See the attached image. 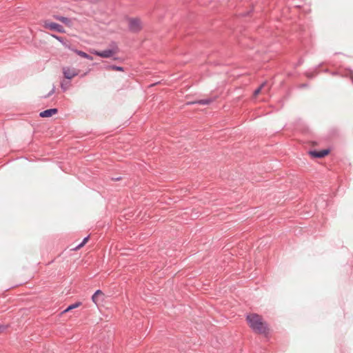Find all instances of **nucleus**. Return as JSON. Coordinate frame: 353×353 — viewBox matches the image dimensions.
<instances>
[{"label":"nucleus","instance_id":"9","mask_svg":"<svg viewBox=\"0 0 353 353\" xmlns=\"http://www.w3.org/2000/svg\"><path fill=\"white\" fill-rule=\"evenodd\" d=\"M51 36L58 40L65 48L70 49V43L65 41L61 37L56 34H51Z\"/></svg>","mask_w":353,"mask_h":353},{"label":"nucleus","instance_id":"11","mask_svg":"<svg viewBox=\"0 0 353 353\" xmlns=\"http://www.w3.org/2000/svg\"><path fill=\"white\" fill-rule=\"evenodd\" d=\"M78 55H79L80 57H83V58H85V59H89V60H92L93 58L91 55L87 54L86 52H83V51H81V50H74Z\"/></svg>","mask_w":353,"mask_h":353},{"label":"nucleus","instance_id":"7","mask_svg":"<svg viewBox=\"0 0 353 353\" xmlns=\"http://www.w3.org/2000/svg\"><path fill=\"white\" fill-rule=\"evenodd\" d=\"M58 112L57 108H50L46 110H43L39 113V116L41 117H50L53 114H57Z\"/></svg>","mask_w":353,"mask_h":353},{"label":"nucleus","instance_id":"1","mask_svg":"<svg viewBox=\"0 0 353 353\" xmlns=\"http://www.w3.org/2000/svg\"><path fill=\"white\" fill-rule=\"evenodd\" d=\"M246 319L252 330L259 334H265L268 330L267 324L263 321L262 318L257 314L247 315Z\"/></svg>","mask_w":353,"mask_h":353},{"label":"nucleus","instance_id":"8","mask_svg":"<svg viewBox=\"0 0 353 353\" xmlns=\"http://www.w3.org/2000/svg\"><path fill=\"white\" fill-rule=\"evenodd\" d=\"M54 18L55 19L62 22L63 23H64L65 25H66L68 27H70L72 24V20L68 17L59 16V15H54Z\"/></svg>","mask_w":353,"mask_h":353},{"label":"nucleus","instance_id":"13","mask_svg":"<svg viewBox=\"0 0 353 353\" xmlns=\"http://www.w3.org/2000/svg\"><path fill=\"white\" fill-rule=\"evenodd\" d=\"M81 305V302H77L74 304H72V305H70L63 312H67L71 310H73L74 308H77L79 306H80Z\"/></svg>","mask_w":353,"mask_h":353},{"label":"nucleus","instance_id":"5","mask_svg":"<svg viewBox=\"0 0 353 353\" xmlns=\"http://www.w3.org/2000/svg\"><path fill=\"white\" fill-rule=\"evenodd\" d=\"M94 54L102 58H110L116 53L114 52V50H112L111 49H107L102 51L96 50L94 51Z\"/></svg>","mask_w":353,"mask_h":353},{"label":"nucleus","instance_id":"12","mask_svg":"<svg viewBox=\"0 0 353 353\" xmlns=\"http://www.w3.org/2000/svg\"><path fill=\"white\" fill-rule=\"evenodd\" d=\"M99 295H103V292L101 290H97L94 294L92 296V300L95 303L97 304L98 302V296Z\"/></svg>","mask_w":353,"mask_h":353},{"label":"nucleus","instance_id":"21","mask_svg":"<svg viewBox=\"0 0 353 353\" xmlns=\"http://www.w3.org/2000/svg\"><path fill=\"white\" fill-rule=\"evenodd\" d=\"M121 179V177H117V178H112V180L113 181H119Z\"/></svg>","mask_w":353,"mask_h":353},{"label":"nucleus","instance_id":"15","mask_svg":"<svg viewBox=\"0 0 353 353\" xmlns=\"http://www.w3.org/2000/svg\"><path fill=\"white\" fill-rule=\"evenodd\" d=\"M110 49L114 50V52L117 54L119 52V48L117 43L115 41H112L110 44Z\"/></svg>","mask_w":353,"mask_h":353},{"label":"nucleus","instance_id":"23","mask_svg":"<svg viewBox=\"0 0 353 353\" xmlns=\"http://www.w3.org/2000/svg\"><path fill=\"white\" fill-rule=\"evenodd\" d=\"M307 86V84L303 83L300 85V88H305Z\"/></svg>","mask_w":353,"mask_h":353},{"label":"nucleus","instance_id":"22","mask_svg":"<svg viewBox=\"0 0 353 353\" xmlns=\"http://www.w3.org/2000/svg\"><path fill=\"white\" fill-rule=\"evenodd\" d=\"M5 330V327L0 325V332L3 331Z\"/></svg>","mask_w":353,"mask_h":353},{"label":"nucleus","instance_id":"17","mask_svg":"<svg viewBox=\"0 0 353 353\" xmlns=\"http://www.w3.org/2000/svg\"><path fill=\"white\" fill-rule=\"evenodd\" d=\"M70 85V82H67V83H64V82H61V89L63 90V91H66L68 86Z\"/></svg>","mask_w":353,"mask_h":353},{"label":"nucleus","instance_id":"10","mask_svg":"<svg viewBox=\"0 0 353 353\" xmlns=\"http://www.w3.org/2000/svg\"><path fill=\"white\" fill-rule=\"evenodd\" d=\"M213 101H214L213 99L208 98V99H200V100L196 101L193 103H196V104H199V105H209Z\"/></svg>","mask_w":353,"mask_h":353},{"label":"nucleus","instance_id":"2","mask_svg":"<svg viewBox=\"0 0 353 353\" xmlns=\"http://www.w3.org/2000/svg\"><path fill=\"white\" fill-rule=\"evenodd\" d=\"M128 28L132 32H139L142 28L141 20L138 18H129Z\"/></svg>","mask_w":353,"mask_h":353},{"label":"nucleus","instance_id":"14","mask_svg":"<svg viewBox=\"0 0 353 353\" xmlns=\"http://www.w3.org/2000/svg\"><path fill=\"white\" fill-rule=\"evenodd\" d=\"M107 69L117 70V71H123L124 69L121 66H117L115 65H110L107 67Z\"/></svg>","mask_w":353,"mask_h":353},{"label":"nucleus","instance_id":"20","mask_svg":"<svg viewBox=\"0 0 353 353\" xmlns=\"http://www.w3.org/2000/svg\"><path fill=\"white\" fill-rule=\"evenodd\" d=\"M306 76L307 78H310V79H312L314 77V74L313 73H311V72H307L306 73Z\"/></svg>","mask_w":353,"mask_h":353},{"label":"nucleus","instance_id":"16","mask_svg":"<svg viewBox=\"0 0 353 353\" xmlns=\"http://www.w3.org/2000/svg\"><path fill=\"white\" fill-rule=\"evenodd\" d=\"M88 239H89V236H87L86 237H85V238L83 239L82 242H81L79 245H78L77 246V248H75V250L79 249V248H81L82 246H83V245H84V244H85V243H86V242L88 241Z\"/></svg>","mask_w":353,"mask_h":353},{"label":"nucleus","instance_id":"24","mask_svg":"<svg viewBox=\"0 0 353 353\" xmlns=\"http://www.w3.org/2000/svg\"><path fill=\"white\" fill-rule=\"evenodd\" d=\"M252 6H253V10H257L256 6H254V3L253 2L252 3Z\"/></svg>","mask_w":353,"mask_h":353},{"label":"nucleus","instance_id":"4","mask_svg":"<svg viewBox=\"0 0 353 353\" xmlns=\"http://www.w3.org/2000/svg\"><path fill=\"white\" fill-rule=\"evenodd\" d=\"M63 73L64 77L69 80L72 79L73 77H76L78 74V72L76 69L70 67L63 68Z\"/></svg>","mask_w":353,"mask_h":353},{"label":"nucleus","instance_id":"3","mask_svg":"<svg viewBox=\"0 0 353 353\" xmlns=\"http://www.w3.org/2000/svg\"><path fill=\"white\" fill-rule=\"evenodd\" d=\"M43 26L46 29H49L51 30H55L60 33L65 32V30H64L63 27L61 25L58 24L54 22L45 21Z\"/></svg>","mask_w":353,"mask_h":353},{"label":"nucleus","instance_id":"6","mask_svg":"<svg viewBox=\"0 0 353 353\" xmlns=\"http://www.w3.org/2000/svg\"><path fill=\"white\" fill-rule=\"evenodd\" d=\"M329 149L321 150L319 151L312 150L310 152V154L314 158H323L330 153Z\"/></svg>","mask_w":353,"mask_h":353},{"label":"nucleus","instance_id":"19","mask_svg":"<svg viewBox=\"0 0 353 353\" xmlns=\"http://www.w3.org/2000/svg\"><path fill=\"white\" fill-rule=\"evenodd\" d=\"M54 91H55V88H54V86H53V88H52V90L48 92V94L47 95H46V96L44 97V98H48V97H50V96H51L52 94H54Z\"/></svg>","mask_w":353,"mask_h":353},{"label":"nucleus","instance_id":"18","mask_svg":"<svg viewBox=\"0 0 353 353\" xmlns=\"http://www.w3.org/2000/svg\"><path fill=\"white\" fill-rule=\"evenodd\" d=\"M265 85V83H263L254 92V95H257L261 90L262 88Z\"/></svg>","mask_w":353,"mask_h":353}]
</instances>
